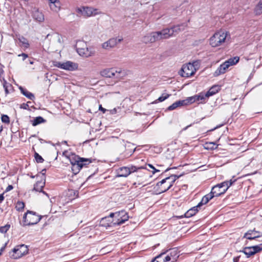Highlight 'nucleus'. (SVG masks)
<instances>
[{
    "instance_id": "1",
    "label": "nucleus",
    "mask_w": 262,
    "mask_h": 262,
    "mask_svg": "<svg viewBox=\"0 0 262 262\" xmlns=\"http://www.w3.org/2000/svg\"><path fill=\"white\" fill-rule=\"evenodd\" d=\"M62 156L68 159L72 165V169L75 172H78L84 166H86L91 163V160L88 158H80L75 154L70 155L68 151L62 152Z\"/></svg>"
},
{
    "instance_id": "2",
    "label": "nucleus",
    "mask_w": 262,
    "mask_h": 262,
    "mask_svg": "<svg viewBox=\"0 0 262 262\" xmlns=\"http://www.w3.org/2000/svg\"><path fill=\"white\" fill-rule=\"evenodd\" d=\"M178 178H179V176L171 175L163 179L160 182L157 183L156 185V187H157V191L159 193L166 191L172 187L173 184Z\"/></svg>"
},
{
    "instance_id": "3",
    "label": "nucleus",
    "mask_w": 262,
    "mask_h": 262,
    "mask_svg": "<svg viewBox=\"0 0 262 262\" xmlns=\"http://www.w3.org/2000/svg\"><path fill=\"white\" fill-rule=\"evenodd\" d=\"M228 37H230L228 32L222 30L218 31L210 38V45L213 47L220 46L225 41Z\"/></svg>"
},
{
    "instance_id": "4",
    "label": "nucleus",
    "mask_w": 262,
    "mask_h": 262,
    "mask_svg": "<svg viewBox=\"0 0 262 262\" xmlns=\"http://www.w3.org/2000/svg\"><path fill=\"white\" fill-rule=\"evenodd\" d=\"M239 60V58L237 56L230 58L228 60L225 61L223 64L217 69L214 73V76H218L221 74L225 73L227 69L230 66L236 64Z\"/></svg>"
},
{
    "instance_id": "5",
    "label": "nucleus",
    "mask_w": 262,
    "mask_h": 262,
    "mask_svg": "<svg viewBox=\"0 0 262 262\" xmlns=\"http://www.w3.org/2000/svg\"><path fill=\"white\" fill-rule=\"evenodd\" d=\"M41 216L37 215L35 212L31 211H28L25 213L23 216L24 226H30L36 224L39 222Z\"/></svg>"
},
{
    "instance_id": "6",
    "label": "nucleus",
    "mask_w": 262,
    "mask_h": 262,
    "mask_svg": "<svg viewBox=\"0 0 262 262\" xmlns=\"http://www.w3.org/2000/svg\"><path fill=\"white\" fill-rule=\"evenodd\" d=\"M53 65L59 69L68 71H74L78 69V64L76 62L67 60L64 62L54 61L53 62Z\"/></svg>"
},
{
    "instance_id": "7",
    "label": "nucleus",
    "mask_w": 262,
    "mask_h": 262,
    "mask_svg": "<svg viewBox=\"0 0 262 262\" xmlns=\"http://www.w3.org/2000/svg\"><path fill=\"white\" fill-rule=\"evenodd\" d=\"M28 252V247L24 244L17 245L13 249L12 252H10V256L13 259H18Z\"/></svg>"
},
{
    "instance_id": "8",
    "label": "nucleus",
    "mask_w": 262,
    "mask_h": 262,
    "mask_svg": "<svg viewBox=\"0 0 262 262\" xmlns=\"http://www.w3.org/2000/svg\"><path fill=\"white\" fill-rule=\"evenodd\" d=\"M123 71L119 68L105 69L100 72L102 76L107 78H119L121 77Z\"/></svg>"
},
{
    "instance_id": "9",
    "label": "nucleus",
    "mask_w": 262,
    "mask_h": 262,
    "mask_svg": "<svg viewBox=\"0 0 262 262\" xmlns=\"http://www.w3.org/2000/svg\"><path fill=\"white\" fill-rule=\"evenodd\" d=\"M195 63L194 62L193 63H188L184 64L180 72V75L184 77H189L193 75L196 71Z\"/></svg>"
},
{
    "instance_id": "10",
    "label": "nucleus",
    "mask_w": 262,
    "mask_h": 262,
    "mask_svg": "<svg viewBox=\"0 0 262 262\" xmlns=\"http://www.w3.org/2000/svg\"><path fill=\"white\" fill-rule=\"evenodd\" d=\"M129 219L127 213L124 210L116 212V217L112 220L113 225H120L124 223Z\"/></svg>"
},
{
    "instance_id": "11",
    "label": "nucleus",
    "mask_w": 262,
    "mask_h": 262,
    "mask_svg": "<svg viewBox=\"0 0 262 262\" xmlns=\"http://www.w3.org/2000/svg\"><path fill=\"white\" fill-rule=\"evenodd\" d=\"M123 40L122 37H114L110 38L107 41L103 42L101 47L103 49L110 50L115 47L118 43Z\"/></svg>"
},
{
    "instance_id": "12",
    "label": "nucleus",
    "mask_w": 262,
    "mask_h": 262,
    "mask_svg": "<svg viewBox=\"0 0 262 262\" xmlns=\"http://www.w3.org/2000/svg\"><path fill=\"white\" fill-rule=\"evenodd\" d=\"M261 250H262V244L254 246L245 247L241 252H243L247 257H249Z\"/></svg>"
},
{
    "instance_id": "13",
    "label": "nucleus",
    "mask_w": 262,
    "mask_h": 262,
    "mask_svg": "<svg viewBox=\"0 0 262 262\" xmlns=\"http://www.w3.org/2000/svg\"><path fill=\"white\" fill-rule=\"evenodd\" d=\"M77 12L80 13L85 17H90L93 15H96L99 13L98 9H94L91 7H82L77 9Z\"/></svg>"
},
{
    "instance_id": "14",
    "label": "nucleus",
    "mask_w": 262,
    "mask_h": 262,
    "mask_svg": "<svg viewBox=\"0 0 262 262\" xmlns=\"http://www.w3.org/2000/svg\"><path fill=\"white\" fill-rule=\"evenodd\" d=\"M223 188L221 183L218 184L212 187L210 192L213 194L214 196H218L225 193L226 189H224Z\"/></svg>"
},
{
    "instance_id": "15",
    "label": "nucleus",
    "mask_w": 262,
    "mask_h": 262,
    "mask_svg": "<svg viewBox=\"0 0 262 262\" xmlns=\"http://www.w3.org/2000/svg\"><path fill=\"white\" fill-rule=\"evenodd\" d=\"M13 38L15 40L17 39L19 41V42L21 43L20 46L24 48L25 49H27L29 47L30 44L29 41L27 38H26L24 36L20 35L19 34H16L13 36Z\"/></svg>"
},
{
    "instance_id": "16",
    "label": "nucleus",
    "mask_w": 262,
    "mask_h": 262,
    "mask_svg": "<svg viewBox=\"0 0 262 262\" xmlns=\"http://www.w3.org/2000/svg\"><path fill=\"white\" fill-rule=\"evenodd\" d=\"M165 254L166 252L161 253L157 256L152 262H169L171 259L170 256L169 254L166 255Z\"/></svg>"
},
{
    "instance_id": "17",
    "label": "nucleus",
    "mask_w": 262,
    "mask_h": 262,
    "mask_svg": "<svg viewBox=\"0 0 262 262\" xmlns=\"http://www.w3.org/2000/svg\"><path fill=\"white\" fill-rule=\"evenodd\" d=\"M261 235L260 232L255 230H248L244 236V238H246L248 239H254L256 238L260 237Z\"/></svg>"
},
{
    "instance_id": "18",
    "label": "nucleus",
    "mask_w": 262,
    "mask_h": 262,
    "mask_svg": "<svg viewBox=\"0 0 262 262\" xmlns=\"http://www.w3.org/2000/svg\"><path fill=\"white\" fill-rule=\"evenodd\" d=\"M32 17L36 21L38 22H42L45 19L42 13L35 8L32 11Z\"/></svg>"
},
{
    "instance_id": "19",
    "label": "nucleus",
    "mask_w": 262,
    "mask_h": 262,
    "mask_svg": "<svg viewBox=\"0 0 262 262\" xmlns=\"http://www.w3.org/2000/svg\"><path fill=\"white\" fill-rule=\"evenodd\" d=\"M141 41L145 43H152L156 41L154 32L148 33L142 37Z\"/></svg>"
},
{
    "instance_id": "20",
    "label": "nucleus",
    "mask_w": 262,
    "mask_h": 262,
    "mask_svg": "<svg viewBox=\"0 0 262 262\" xmlns=\"http://www.w3.org/2000/svg\"><path fill=\"white\" fill-rule=\"evenodd\" d=\"M129 171L127 167H120L116 170L117 176L118 177H126L129 174Z\"/></svg>"
},
{
    "instance_id": "21",
    "label": "nucleus",
    "mask_w": 262,
    "mask_h": 262,
    "mask_svg": "<svg viewBox=\"0 0 262 262\" xmlns=\"http://www.w3.org/2000/svg\"><path fill=\"white\" fill-rule=\"evenodd\" d=\"M187 27V24H182L181 25H178L176 26H174L171 27L172 33L173 36H175L177 34L179 33L180 32L183 31Z\"/></svg>"
},
{
    "instance_id": "22",
    "label": "nucleus",
    "mask_w": 262,
    "mask_h": 262,
    "mask_svg": "<svg viewBox=\"0 0 262 262\" xmlns=\"http://www.w3.org/2000/svg\"><path fill=\"white\" fill-rule=\"evenodd\" d=\"M100 225L102 227H111L113 225L112 220L110 217H104L101 219L100 221Z\"/></svg>"
},
{
    "instance_id": "23",
    "label": "nucleus",
    "mask_w": 262,
    "mask_h": 262,
    "mask_svg": "<svg viewBox=\"0 0 262 262\" xmlns=\"http://www.w3.org/2000/svg\"><path fill=\"white\" fill-rule=\"evenodd\" d=\"M49 5L50 9L54 12H58L60 9L61 4L60 1H50Z\"/></svg>"
},
{
    "instance_id": "24",
    "label": "nucleus",
    "mask_w": 262,
    "mask_h": 262,
    "mask_svg": "<svg viewBox=\"0 0 262 262\" xmlns=\"http://www.w3.org/2000/svg\"><path fill=\"white\" fill-rule=\"evenodd\" d=\"M194 99L195 100V102L198 103H205L206 100V98H208L206 94H204L203 93H200L198 95H194Z\"/></svg>"
},
{
    "instance_id": "25",
    "label": "nucleus",
    "mask_w": 262,
    "mask_h": 262,
    "mask_svg": "<svg viewBox=\"0 0 262 262\" xmlns=\"http://www.w3.org/2000/svg\"><path fill=\"white\" fill-rule=\"evenodd\" d=\"M199 208H200V205H197L190 208L185 213V217L189 218L195 215L198 212Z\"/></svg>"
},
{
    "instance_id": "26",
    "label": "nucleus",
    "mask_w": 262,
    "mask_h": 262,
    "mask_svg": "<svg viewBox=\"0 0 262 262\" xmlns=\"http://www.w3.org/2000/svg\"><path fill=\"white\" fill-rule=\"evenodd\" d=\"M77 52L79 55L88 57L92 55V53L89 51L88 48H78Z\"/></svg>"
},
{
    "instance_id": "27",
    "label": "nucleus",
    "mask_w": 262,
    "mask_h": 262,
    "mask_svg": "<svg viewBox=\"0 0 262 262\" xmlns=\"http://www.w3.org/2000/svg\"><path fill=\"white\" fill-rule=\"evenodd\" d=\"M214 196L213 194H212L211 192L204 196L201 201L198 205H200V207L203 204H207L209 200L212 199Z\"/></svg>"
},
{
    "instance_id": "28",
    "label": "nucleus",
    "mask_w": 262,
    "mask_h": 262,
    "mask_svg": "<svg viewBox=\"0 0 262 262\" xmlns=\"http://www.w3.org/2000/svg\"><path fill=\"white\" fill-rule=\"evenodd\" d=\"M19 89L21 93L28 99L33 100L35 98L34 95L32 93L24 89L22 86H19Z\"/></svg>"
},
{
    "instance_id": "29",
    "label": "nucleus",
    "mask_w": 262,
    "mask_h": 262,
    "mask_svg": "<svg viewBox=\"0 0 262 262\" xmlns=\"http://www.w3.org/2000/svg\"><path fill=\"white\" fill-rule=\"evenodd\" d=\"M45 181H43V180L38 181L36 183V184L34 185V190L36 191H38V192L41 191L43 187L45 186Z\"/></svg>"
},
{
    "instance_id": "30",
    "label": "nucleus",
    "mask_w": 262,
    "mask_h": 262,
    "mask_svg": "<svg viewBox=\"0 0 262 262\" xmlns=\"http://www.w3.org/2000/svg\"><path fill=\"white\" fill-rule=\"evenodd\" d=\"M220 88L218 85H214L211 87L209 91L206 93L207 97L213 96L217 93L220 90Z\"/></svg>"
},
{
    "instance_id": "31",
    "label": "nucleus",
    "mask_w": 262,
    "mask_h": 262,
    "mask_svg": "<svg viewBox=\"0 0 262 262\" xmlns=\"http://www.w3.org/2000/svg\"><path fill=\"white\" fill-rule=\"evenodd\" d=\"M236 181V179H234V177H233L232 179L230 180L229 181H226L221 183V185H222V186H223L224 189H226V191L227 189L229 188V187L231 186L232 184L234 183Z\"/></svg>"
},
{
    "instance_id": "32",
    "label": "nucleus",
    "mask_w": 262,
    "mask_h": 262,
    "mask_svg": "<svg viewBox=\"0 0 262 262\" xmlns=\"http://www.w3.org/2000/svg\"><path fill=\"white\" fill-rule=\"evenodd\" d=\"M184 101L182 100H179L175 102L172 104L170 105L168 108L167 110L168 111H172L175 110L179 106H184Z\"/></svg>"
},
{
    "instance_id": "33",
    "label": "nucleus",
    "mask_w": 262,
    "mask_h": 262,
    "mask_svg": "<svg viewBox=\"0 0 262 262\" xmlns=\"http://www.w3.org/2000/svg\"><path fill=\"white\" fill-rule=\"evenodd\" d=\"M165 39H168L173 36L171 28H165L162 30Z\"/></svg>"
},
{
    "instance_id": "34",
    "label": "nucleus",
    "mask_w": 262,
    "mask_h": 262,
    "mask_svg": "<svg viewBox=\"0 0 262 262\" xmlns=\"http://www.w3.org/2000/svg\"><path fill=\"white\" fill-rule=\"evenodd\" d=\"M154 33L156 41L165 39L164 35H163V32L162 30L160 31L154 32Z\"/></svg>"
},
{
    "instance_id": "35",
    "label": "nucleus",
    "mask_w": 262,
    "mask_h": 262,
    "mask_svg": "<svg viewBox=\"0 0 262 262\" xmlns=\"http://www.w3.org/2000/svg\"><path fill=\"white\" fill-rule=\"evenodd\" d=\"M217 145L214 142H208L206 143L204 145V147L207 149L213 150L217 148Z\"/></svg>"
},
{
    "instance_id": "36",
    "label": "nucleus",
    "mask_w": 262,
    "mask_h": 262,
    "mask_svg": "<svg viewBox=\"0 0 262 262\" xmlns=\"http://www.w3.org/2000/svg\"><path fill=\"white\" fill-rule=\"evenodd\" d=\"M254 12L256 15L262 14V1H259L255 8Z\"/></svg>"
},
{
    "instance_id": "37",
    "label": "nucleus",
    "mask_w": 262,
    "mask_h": 262,
    "mask_svg": "<svg viewBox=\"0 0 262 262\" xmlns=\"http://www.w3.org/2000/svg\"><path fill=\"white\" fill-rule=\"evenodd\" d=\"M129 171V174L132 173L137 171L138 169H145L146 168L144 166H136L134 165H130L127 167Z\"/></svg>"
},
{
    "instance_id": "38",
    "label": "nucleus",
    "mask_w": 262,
    "mask_h": 262,
    "mask_svg": "<svg viewBox=\"0 0 262 262\" xmlns=\"http://www.w3.org/2000/svg\"><path fill=\"white\" fill-rule=\"evenodd\" d=\"M45 122V120L41 117H36L32 122L33 126H36L37 125L43 123Z\"/></svg>"
},
{
    "instance_id": "39",
    "label": "nucleus",
    "mask_w": 262,
    "mask_h": 262,
    "mask_svg": "<svg viewBox=\"0 0 262 262\" xmlns=\"http://www.w3.org/2000/svg\"><path fill=\"white\" fill-rule=\"evenodd\" d=\"M184 101V105H187L195 102L194 96L187 97L186 99L183 100Z\"/></svg>"
},
{
    "instance_id": "40",
    "label": "nucleus",
    "mask_w": 262,
    "mask_h": 262,
    "mask_svg": "<svg viewBox=\"0 0 262 262\" xmlns=\"http://www.w3.org/2000/svg\"><path fill=\"white\" fill-rule=\"evenodd\" d=\"M24 207L25 203L20 201H18L15 206L16 209L19 211L23 210Z\"/></svg>"
},
{
    "instance_id": "41",
    "label": "nucleus",
    "mask_w": 262,
    "mask_h": 262,
    "mask_svg": "<svg viewBox=\"0 0 262 262\" xmlns=\"http://www.w3.org/2000/svg\"><path fill=\"white\" fill-rule=\"evenodd\" d=\"M1 120L3 123L7 124L10 123V118L7 115H2L1 117Z\"/></svg>"
},
{
    "instance_id": "42",
    "label": "nucleus",
    "mask_w": 262,
    "mask_h": 262,
    "mask_svg": "<svg viewBox=\"0 0 262 262\" xmlns=\"http://www.w3.org/2000/svg\"><path fill=\"white\" fill-rule=\"evenodd\" d=\"M169 95H168V94H166L165 95H162L161 96L159 97V98L158 99H157L155 102L157 103L159 102H162V101H164L165 100H166L167 98H168L169 97Z\"/></svg>"
},
{
    "instance_id": "43",
    "label": "nucleus",
    "mask_w": 262,
    "mask_h": 262,
    "mask_svg": "<svg viewBox=\"0 0 262 262\" xmlns=\"http://www.w3.org/2000/svg\"><path fill=\"white\" fill-rule=\"evenodd\" d=\"M10 225L7 224L4 226L0 227V232L2 233H6L10 228Z\"/></svg>"
},
{
    "instance_id": "44",
    "label": "nucleus",
    "mask_w": 262,
    "mask_h": 262,
    "mask_svg": "<svg viewBox=\"0 0 262 262\" xmlns=\"http://www.w3.org/2000/svg\"><path fill=\"white\" fill-rule=\"evenodd\" d=\"M35 158L37 163H42L43 161V158L38 154H35Z\"/></svg>"
},
{
    "instance_id": "45",
    "label": "nucleus",
    "mask_w": 262,
    "mask_h": 262,
    "mask_svg": "<svg viewBox=\"0 0 262 262\" xmlns=\"http://www.w3.org/2000/svg\"><path fill=\"white\" fill-rule=\"evenodd\" d=\"M31 103L30 101H28L27 103H23L20 105V108H23L24 110H29V104Z\"/></svg>"
},
{
    "instance_id": "46",
    "label": "nucleus",
    "mask_w": 262,
    "mask_h": 262,
    "mask_svg": "<svg viewBox=\"0 0 262 262\" xmlns=\"http://www.w3.org/2000/svg\"><path fill=\"white\" fill-rule=\"evenodd\" d=\"M4 88L5 89V91L6 94L7 95L9 93L8 84L6 82L4 84Z\"/></svg>"
},
{
    "instance_id": "47",
    "label": "nucleus",
    "mask_w": 262,
    "mask_h": 262,
    "mask_svg": "<svg viewBox=\"0 0 262 262\" xmlns=\"http://www.w3.org/2000/svg\"><path fill=\"white\" fill-rule=\"evenodd\" d=\"M18 56H21L23 57V60H25L27 58H28V55L26 53H21L18 55Z\"/></svg>"
},
{
    "instance_id": "48",
    "label": "nucleus",
    "mask_w": 262,
    "mask_h": 262,
    "mask_svg": "<svg viewBox=\"0 0 262 262\" xmlns=\"http://www.w3.org/2000/svg\"><path fill=\"white\" fill-rule=\"evenodd\" d=\"M148 166L150 167L151 168H152L154 170L152 171V173H155L157 171H159V170H157L151 164H148Z\"/></svg>"
},
{
    "instance_id": "49",
    "label": "nucleus",
    "mask_w": 262,
    "mask_h": 262,
    "mask_svg": "<svg viewBox=\"0 0 262 262\" xmlns=\"http://www.w3.org/2000/svg\"><path fill=\"white\" fill-rule=\"evenodd\" d=\"M108 217H110V219L111 220H112V219L113 217H114V219L115 218V217H116V212L110 213V215Z\"/></svg>"
},
{
    "instance_id": "50",
    "label": "nucleus",
    "mask_w": 262,
    "mask_h": 262,
    "mask_svg": "<svg viewBox=\"0 0 262 262\" xmlns=\"http://www.w3.org/2000/svg\"><path fill=\"white\" fill-rule=\"evenodd\" d=\"M13 189V186L12 185H9L6 189V191L8 192L10 191Z\"/></svg>"
},
{
    "instance_id": "51",
    "label": "nucleus",
    "mask_w": 262,
    "mask_h": 262,
    "mask_svg": "<svg viewBox=\"0 0 262 262\" xmlns=\"http://www.w3.org/2000/svg\"><path fill=\"white\" fill-rule=\"evenodd\" d=\"M7 245V243H5V245L3 246L0 249V255L2 254V252L5 250V247Z\"/></svg>"
},
{
    "instance_id": "52",
    "label": "nucleus",
    "mask_w": 262,
    "mask_h": 262,
    "mask_svg": "<svg viewBox=\"0 0 262 262\" xmlns=\"http://www.w3.org/2000/svg\"><path fill=\"white\" fill-rule=\"evenodd\" d=\"M99 110L100 111H101L103 113H104L105 112V111H106V109H105V108H103V107H102V105H99Z\"/></svg>"
},
{
    "instance_id": "53",
    "label": "nucleus",
    "mask_w": 262,
    "mask_h": 262,
    "mask_svg": "<svg viewBox=\"0 0 262 262\" xmlns=\"http://www.w3.org/2000/svg\"><path fill=\"white\" fill-rule=\"evenodd\" d=\"M110 112L112 114H115L117 113V108H114V109L111 110Z\"/></svg>"
},
{
    "instance_id": "54",
    "label": "nucleus",
    "mask_w": 262,
    "mask_h": 262,
    "mask_svg": "<svg viewBox=\"0 0 262 262\" xmlns=\"http://www.w3.org/2000/svg\"><path fill=\"white\" fill-rule=\"evenodd\" d=\"M239 259V257L237 256V257L233 258V262H238Z\"/></svg>"
},
{
    "instance_id": "55",
    "label": "nucleus",
    "mask_w": 262,
    "mask_h": 262,
    "mask_svg": "<svg viewBox=\"0 0 262 262\" xmlns=\"http://www.w3.org/2000/svg\"><path fill=\"white\" fill-rule=\"evenodd\" d=\"M4 199L3 194H0V203H1Z\"/></svg>"
},
{
    "instance_id": "56",
    "label": "nucleus",
    "mask_w": 262,
    "mask_h": 262,
    "mask_svg": "<svg viewBox=\"0 0 262 262\" xmlns=\"http://www.w3.org/2000/svg\"><path fill=\"white\" fill-rule=\"evenodd\" d=\"M177 252V250L176 249H172L170 252V254L171 255L172 253H176Z\"/></svg>"
},
{
    "instance_id": "57",
    "label": "nucleus",
    "mask_w": 262,
    "mask_h": 262,
    "mask_svg": "<svg viewBox=\"0 0 262 262\" xmlns=\"http://www.w3.org/2000/svg\"><path fill=\"white\" fill-rule=\"evenodd\" d=\"M30 63L31 64H33V61H30Z\"/></svg>"
},
{
    "instance_id": "58",
    "label": "nucleus",
    "mask_w": 262,
    "mask_h": 262,
    "mask_svg": "<svg viewBox=\"0 0 262 262\" xmlns=\"http://www.w3.org/2000/svg\"><path fill=\"white\" fill-rule=\"evenodd\" d=\"M63 143H64V144H66L67 143V141H63Z\"/></svg>"
},
{
    "instance_id": "59",
    "label": "nucleus",
    "mask_w": 262,
    "mask_h": 262,
    "mask_svg": "<svg viewBox=\"0 0 262 262\" xmlns=\"http://www.w3.org/2000/svg\"><path fill=\"white\" fill-rule=\"evenodd\" d=\"M174 260H175V258H173V260L171 262H174Z\"/></svg>"
},
{
    "instance_id": "60",
    "label": "nucleus",
    "mask_w": 262,
    "mask_h": 262,
    "mask_svg": "<svg viewBox=\"0 0 262 262\" xmlns=\"http://www.w3.org/2000/svg\"><path fill=\"white\" fill-rule=\"evenodd\" d=\"M34 177H34V176H31V178H34Z\"/></svg>"
}]
</instances>
